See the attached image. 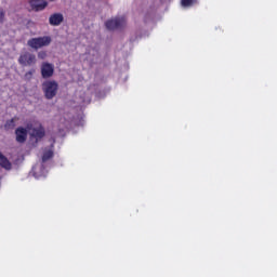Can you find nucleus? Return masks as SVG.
Segmentation results:
<instances>
[{
	"instance_id": "nucleus-1",
	"label": "nucleus",
	"mask_w": 277,
	"mask_h": 277,
	"mask_svg": "<svg viewBox=\"0 0 277 277\" xmlns=\"http://www.w3.org/2000/svg\"><path fill=\"white\" fill-rule=\"evenodd\" d=\"M27 129L29 131V138L32 142L34 146H38L41 140L47 137V130L42 123L37 122L35 126L31 123H27Z\"/></svg>"
},
{
	"instance_id": "nucleus-2",
	"label": "nucleus",
	"mask_w": 277,
	"mask_h": 277,
	"mask_svg": "<svg viewBox=\"0 0 277 277\" xmlns=\"http://www.w3.org/2000/svg\"><path fill=\"white\" fill-rule=\"evenodd\" d=\"M52 39L49 36L36 37L31 38L27 41V44L30 49L38 51V49H42L43 47H49L51 44Z\"/></svg>"
},
{
	"instance_id": "nucleus-3",
	"label": "nucleus",
	"mask_w": 277,
	"mask_h": 277,
	"mask_svg": "<svg viewBox=\"0 0 277 277\" xmlns=\"http://www.w3.org/2000/svg\"><path fill=\"white\" fill-rule=\"evenodd\" d=\"M60 89V84L55 80L45 81L43 83V92L45 98L51 101V98H55L57 96V90Z\"/></svg>"
},
{
	"instance_id": "nucleus-4",
	"label": "nucleus",
	"mask_w": 277,
	"mask_h": 277,
	"mask_svg": "<svg viewBox=\"0 0 277 277\" xmlns=\"http://www.w3.org/2000/svg\"><path fill=\"white\" fill-rule=\"evenodd\" d=\"M19 66H36L38 58H36V54L30 52H24L19 55L17 60Z\"/></svg>"
},
{
	"instance_id": "nucleus-5",
	"label": "nucleus",
	"mask_w": 277,
	"mask_h": 277,
	"mask_svg": "<svg viewBox=\"0 0 277 277\" xmlns=\"http://www.w3.org/2000/svg\"><path fill=\"white\" fill-rule=\"evenodd\" d=\"M106 27L110 29V31H114L115 29H124V27H127V17L121 16L108 19L106 22Z\"/></svg>"
},
{
	"instance_id": "nucleus-6",
	"label": "nucleus",
	"mask_w": 277,
	"mask_h": 277,
	"mask_svg": "<svg viewBox=\"0 0 277 277\" xmlns=\"http://www.w3.org/2000/svg\"><path fill=\"white\" fill-rule=\"evenodd\" d=\"M27 135H29V129L24 127H17L15 129V141L17 144H25L27 142Z\"/></svg>"
},
{
	"instance_id": "nucleus-7",
	"label": "nucleus",
	"mask_w": 277,
	"mask_h": 277,
	"mask_svg": "<svg viewBox=\"0 0 277 277\" xmlns=\"http://www.w3.org/2000/svg\"><path fill=\"white\" fill-rule=\"evenodd\" d=\"M55 72V67L51 63H42L41 65V76L43 79H51Z\"/></svg>"
},
{
	"instance_id": "nucleus-8",
	"label": "nucleus",
	"mask_w": 277,
	"mask_h": 277,
	"mask_svg": "<svg viewBox=\"0 0 277 277\" xmlns=\"http://www.w3.org/2000/svg\"><path fill=\"white\" fill-rule=\"evenodd\" d=\"M29 5L34 12H42L48 5L47 0H29Z\"/></svg>"
},
{
	"instance_id": "nucleus-9",
	"label": "nucleus",
	"mask_w": 277,
	"mask_h": 277,
	"mask_svg": "<svg viewBox=\"0 0 277 277\" xmlns=\"http://www.w3.org/2000/svg\"><path fill=\"white\" fill-rule=\"evenodd\" d=\"M49 23L52 27H57L64 23V15L62 13H54L50 15Z\"/></svg>"
},
{
	"instance_id": "nucleus-10",
	"label": "nucleus",
	"mask_w": 277,
	"mask_h": 277,
	"mask_svg": "<svg viewBox=\"0 0 277 277\" xmlns=\"http://www.w3.org/2000/svg\"><path fill=\"white\" fill-rule=\"evenodd\" d=\"M0 166L1 168H4V170H12V162L8 160V157H5L1 151H0Z\"/></svg>"
},
{
	"instance_id": "nucleus-11",
	"label": "nucleus",
	"mask_w": 277,
	"mask_h": 277,
	"mask_svg": "<svg viewBox=\"0 0 277 277\" xmlns=\"http://www.w3.org/2000/svg\"><path fill=\"white\" fill-rule=\"evenodd\" d=\"M54 153L52 149H44L42 155V163H47L52 157H54Z\"/></svg>"
},
{
	"instance_id": "nucleus-12",
	"label": "nucleus",
	"mask_w": 277,
	"mask_h": 277,
	"mask_svg": "<svg viewBox=\"0 0 277 277\" xmlns=\"http://www.w3.org/2000/svg\"><path fill=\"white\" fill-rule=\"evenodd\" d=\"M16 127V119L12 118L4 123L5 131H12Z\"/></svg>"
},
{
	"instance_id": "nucleus-13",
	"label": "nucleus",
	"mask_w": 277,
	"mask_h": 277,
	"mask_svg": "<svg viewBox=\"0 0 277 277\" xmlns=\"http://www.w3.org/2000/svg\"><path fill=\"white\" fill-rule=\"evenodd\" d=\"M183 8H189L196 3V0H181Z\"/></svg>"
},
{
	"instance_id": "nucleus-14",
	"label": "nucleus",
	"mask_w": 277,
	"mask_h": 277,
	"mask_svg": "<svg viewBox=\"0 0 277 277\" xmlns=\"http://www.w3.org/2000/svg\"><path fill=\"white\" fill-rule=\"evenodd\" d=\"M34 72H36V69H31L29 71H27L25 75H24V78L29 81L31 80V77H34Z\"/></svg>"
},
{
	"instance_id": "nucleus-15",
	"label": "nucleus",
	"mask_w": 277,
	"mask_h": 277,
	"mask_svg": "<svg viewBox=\"0 0 277 277\" xmlns=\"http://www.w3.org/2000/svg\"><path fill=\"white\" fill-rule=\"evenodd\" d=\"M5 21V10L3 8H0V24L4 23Z\"/></svg>"
},
{
	"instance_id": "nucleus-16",
	"label": "nucleus",
	"mask_w": 277,
	"mask_h": 277,
	"mask_svg": "<svg viewBox=\"0 0 277 277\" xmlns=\"http://www.w3.org/2000/svg\"><path fill=\"white\" fill-rule=\"evenodd\" d=\"M38 58L39 60H47V51L38 52Z\"/></svg>"
},
{
	"instance_id": "nucleus-17",
	"label": "nucleus",
	"mask_w": 277,
	"mask_h": 277,
	"mask_svg": "<svg viewBox=\"0 0 277 277\" xmlns=\"http://www.w3.org/2000/svg\"><path fill=\"white\" fill-rule=\"evenodd\" d=\"M32 170L36 172V170H38V166L34 167V169H32Z\"/></svg>"
},
{
	"instance_id": "nucleus-18",
	"label": "nucleus",
	"mask_w": 277,
	"mask_h": 277,
	"mask_svg": "<svg viewBox=\"0 0 277 277\" xmlns=\"http://www.w3.org/2000/svg\"><path fill=\"white\" fill-rule=\"evenodd\" d=\"M40 168H44L43 166H41Z\"/></svg>"
},
{
	"instance_id": "nucleus-19",
	"label": "nucleus",
	"mask_w": 277,
	"mask_h": 277,
	"mask_svg": "<svg viewBox=\"0 0 277 277\" xmlns=\"http://www.w3.org/2000/svg\"><path fill=\"white\" fill-rule=\"evenodd\" d=\"M50 1H55V0H50Z\"/></svg>"
}]
</instances>
